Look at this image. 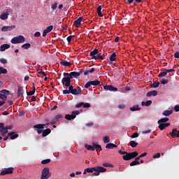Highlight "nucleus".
<instances>
[{
	"mask_svg": "<svg viewBox=\"0 0 179 179\" xmlns=\"http://www.w3.org/2000/svg\"><path fill=\"white\" fill-rule=\"evenodd\" d=\"M73 36H69L66 38L68 43H71L72 41V38H73Z\"/></svg>",
	"mask_w": 179,
	"mask_h": 179,
	"instance_id": "obj_58",
	"label": "nucleus"
},
{
	"mask_svg": "<svg viewBox=\"0 0 179 179\" xmlns=\"http://www.w3.org/2000/svg\"><path fill=\"white\" fill-rule=\"evenodd\" d=\"M138 156V152H129L127 155L123 156V159L124 161H129L131 159H135Z\"/></svg>",
	"mask_w": 179,
	"mask_h": 179,
	"instance_id": "obj_4",
	"label": "nucleus"
},
{
	"mask_svg": "<svg viewBox=\"0 0 179 179\" xmlns=\"http://www.w3.org/2000/svg\"><path fill=\"white\" fill-rule=\"evenodd\" d=\"M83 106L85 108H89L90 107H91V105L90 103H83Z\"/></svg>",
	"mask_w": 179,
	"mask_h": 179,
	"instance_id": "obj_56",
	"label": "nucleus"
},
{
	"mask_svg": "<svg viewBox=\"0 0 179 179\" xmlns=\"http://www.w3.org/2000/svg\"><path fill=\"white\" fill-rule=\"evenodd\" d=\"M45 126V125L44 124H38L36 125H34V129H36V132H38V134L40 135L43 134V131L41 129H43Z\"/></svg>",
	"mask_w": 179,
	"mask_h": 179,
	"instance_id": "obj_7",
	"label": "nucleus"
},
{
	"mask_svg": "<svg viewBox=\"0 0 179 179\" xmlns=\"http://www.w3.org/2000/svg\"><path fill=\"white\" fill-rule=\"evenodd\" d=\"M96 13L99 17H103V15L101 13V6H99L98 8H96Z\"/></svg>",
	"mask_w": 179,
	"mask_h": 179,
	"instance_id": "obj_32",
	"label": "nucleus"
},
{
	"mask_svg": "<svg viewBox=\"0 0 179 179\" xmlns=\"http://www.w3.org/2000/svg\"><path fill=\"white\" fill-rule=\"evenodd\" d=\"M69 87V90H70V94H73V95H79L80 92L78 91L77 89H74L73 86L72 85L68 86Z\"/></svg>",
	"mask_w": 179,
	"mask_h": 179,
	"instance_id": "obj_9",
	"label": "nucleus"
},
{
	"mask_svg": "<svg viewBox=\"0 0 179 179\" xmlns=\"http://www.w3.org/2000/svg\"><path fill=\"white\" fill-rule=\"evenodd\" d=\"M159 85H160V83H159V82L155 83H155H152V86H150V87L156 88V87H158Z\"/></svg>",
	"mask_w": 179,
	"mask_h": 179,
	"instance_id": "obj_47",
	"label": "nucleus"
},
{
	"mask_svg": "<svg viewBox=\"0 0 179 179\" xmlns=\"http://www.w3.org/2000/svg\"><path fill=\"white\" fill-rule=\"evenodd\" d=\"M85 147L87 149V150L92 151V152H94L95 150V148L92 145L86 144L85 145Z\"/></svg>",
	"mask_w": 179,
	"mask_h": 179,
	"instance_id": "obj_29",
	"label": "nucleus"
},
{
	"mask_svg": "<svg viewBox=\"0 0 179 179\" xmlns=\"http://www.w3.org/2000/svg\"><path fill=\"white\" fill-rule=\"evenodd\" d=\"M50 133H51L50 129H46L45 130H43L42 136L47 137V136L50 135Z\"/></svg>",
	"mask_w": 179,
	"mask_h": 179,
	"instance_id": "obj_22",
	"label": "nucleus"
},
{
	"mask_svg": "<svg viewBox=\"0 0 179 179\" xmlns=\"http://www.w3.org/2000/svg\"><path fill=\"white\" fill-rule=\"evenodd\" d=\"M138 137V133H134L133 135L131 136V138H135Z\"/></svg>",
	"mask_w": 179,
	"mask_h": 179,
	"instance_id": "obj_59",
	"label": "nucleus"
},
{
	"mask_svg": "<svg viewBox=\"0 0 179 179\" xmlns=\"http://www.w3.org/2000/svg\"><path fill=\"white\" fill-rule=\"evenodd\" d=\"M25 41V38L23 36H15L11 39L10 43L13 44L23 43Z\"/></svg>",
	"mask_w": 179,
	"mask_h": 179,
	"instance_id": "obj_3",
	"label": "nucleus"
},
{
	"mask_svg": "<svg viewBox=\"0 0 179 179\" xmlns=\"http://www.w3.org/2000/svg\"><path fill=\"white\" fill-rule=\"evenodd\" d=\"M51 176V173L50 172V169L48 167H45L43 169L41 172V179H48Z\"/></svg>",
	"mask_w": 179,
	"mask_h": 179,
	"instance_id": "obj_2",
	"label": "nucleus"
},
{
	"mask_svg": "<svg viewBox=\"0 0 179 179\" xmlns=\"http://www.w3.org/2000/svg\"><path fill=\"white\" fill-rule=\"evenodd\" d=\"M142 106H150L152 105V101L149 100V101H142L141 103Z\"/></svg>",
	"mask_w": 179,
	"mask_h": 179,
	"instance_id": "obj_27",
	"label": "nucleus"
},
{
	"mask_svg": "<svg viewBox=\"0 0 179 179\" xmlns=\"http://www.w3.org/2000/svg\"><path fill=\"white\" fill-rule=\"evenodd\" d=\"M8 15H9L8 13H3L0 15V18L2 20H6V19L8 18Z\"/></svg>",
	"mask_w": 179,
	"mask_h": 179,
	"instance_id": "obj_28",
	"label": "nucleus"
},
{
	"mask_svg": "<svg viewBox=\"0 0 179 179\" xmlns=\"http://www.w3.org/2000/svg\"><path fill=\"white\" fill-rule=\"evenodd\" d=\"M161 157V154L159 152H157L155 155H153V159H159Z\"/></svg>",
	"mask_w": 179,
	"mask_h": 179,
	"instance_id": "obj_50",
	"label": "nucleus"
},
{
	"mask_svg": "<svg viewBox=\"0 0 179 179\" xmlns=\"http://www.w3.org/2000/svg\"><path fill=\"white\" fill-rule=\"evenodd\" d=\"M171 136L172 138H179V130L177 131L176 128H173V129H172V132L171 133Z\"/></svg>",
	"mask_w": 179,
	"mask_h": 179,
	"instance_id": "obj_13",
	"label": "nucleus"
},
{
	"mask_svg": "<svg viewBox=\"0 0 179 179\" xmlns=\"http://www.w3.org/2000/svg\"><path fill=\"white\" fill-rule=\"evenodd\" d=\"M164 71H166L167 73H173V72H176V69H165Z\"/></svg>",
	"mask_w": 179,
	"mask_h": 179,
	"instance_id": "obj_51",
	"label": "nucleus"
},
{
	"mask_svg": "<svg viewBox=\"0 0 179 179\" xmlns=\"http://www.w3.org/2000/svg\"><path fill=\"white\" fill-rule=\"evenodd\" d=\"M0 99L3 100V101H6L7 100V95L0 94Z\"/></svg>",
	"mask_w": 179,
	"mask_h": 179,
	"instance_id": "obj_46",
	"label": "nucleus"
},
{
	"mask_svg": "<svg viewBox=\"0 0 179 179\" xmlns=\"http://www.w3.org/2000/svg\"><path fill=\"white\" fill-rule=\"evenodd\" d=\"M14 169H15L13 167H8V169H5L3 171L1 172L0 176H3L9 174H13Z\"/></svg>",
	"mask_w": 179,
	"mask_h": 179,
	"instance_id": "obj_6",
	"label": "nucleus"
},
{
	"mask_svg": "<svg viewBox=\"0 0 179 179\" xmlns=\"http://www.w3.org/2000/svg\"><path fill=\"white\" fill-rule=\"evenodd\" d=\"M63 76H64L63 79H62V84L64 85L66 87H69L70 86L71 80L73 79V78H78L80 76L79 73L76 71L69 73H64Z\"/></svg>",
	"mask_w": 179,
	"mask_h": 179,
	"instance_id": "obj_1",
	"label": "nucleus"
},
{
	"mask_svg": "<svg viewBox=\"0 0 179 179\" xmlns=\"http://www.w3.org/2000/svg\"><path fill=\"white\" fill-rule=\"evenodd\" d=\"M102 166L105 167H110V168H113L114 166L113 165L109 163H103Z\"/></svg>",
	"mask_w": 179,
	"mask_h": 179,
	"instance_id": "obj_48",
	"label": "nucleus"
},
{
	"mask_svg": "<svg viewBox=\"0 0 179 179\" xmlns=\"http://www.w3.org/2000/svg\"><path fill=\"white\" fill-rule=\"evenodd\" d=\"M85 171H87V173H94V171H95V168L94 167H92V168H87L85 169Z\"/></svg>",
	"mask_w": 179,
	"mask_h": 179,
	"instance_id": "obj_34",
	"label": "nucleus"
},
{
	"mask_svg": "<svg viewBox=\"0 0 179 179\" xmlns=\"http://www.w3.org/2000/svg\"><path fill=\"white\" fill-rule=\"evenodd\" d=\"M8 133V130L5 129L4 127H0V134L1 136H5Z\"/></svg>",
	"mask_w": 179,
	"mask_h": 179,
	"instance_id": "obj_21",
	"label": "nucleus"
},
{
	"mask_svg": "<svg viewBox=\"0 0 179 179\" xmlns=\"http://www.w3.org/2000/svg\"><path fill=\"white\" fill-rule=\"evenodd\" d=\"M139 164H140V162L138 161L134 160L130 163V166H135Z\"/></svg>",
	"mask_w": 179,
	"mask_h": 179,
	"instance_id": "obj_42",
	"label": "nucleus"
},
{
	"mask_svg": "<svg viewBox=\"0 0 179 179\" xmlns=\"http://www.w3.org/2000/svg\"><path fill=\"white\" fill-rule=\"evenodd\" d=\"M0 63L3 64H7V59H0Z\"/></svg>",
	"mask_w": 179,
	"mask_h": 179,
	"instance_id": "obj_53",
	"label": "nucleus"
},
{
	"mask_svg": "<svg viewBox=\"0 0 179 179\" xmlns=\"http://www.w3.org/2000/svg\"><path fill=\"white\" fill-rule=\"evenodd\" d=\"M116 53L113 52L111 54L110 57H109V60L111 62H114L116 59Z\"/></svg>",
	"mask_w": 179,
	"mask_h": 179,
	"instance_id": "obj_33",
	"label": "nucleus"
},
{
	"mask_svg": "<svg viewBox=\"0 0 179 179\" xmlns=\"http://www.w3.org/2000/svg\"><path fill=\"white\" fill-rule=\"evenodd\" d=\"M99 52L98 49H94L93 51L90 52V56L93 59Z\"/></svg>",
	"mask_w": 179,
	"mask_h": 179,
	"instance_id": "obj_26",
	"label": "nucleus"
},
{
	"mask_svg": "<svg viewBox=\"0 0 179 179\" xmlns=\"http://www.w3.org/2000/svg\"><path fill=\"white\" fill-rule=\"evenodd\" d=\"M60 65L70 67L71 66V64L69 62L63 61V62H60Z\"/></svg>",
	"mask_w": 179,
	"mask_h": 179,
	"instance_id": "obj_30",
	"label": "nucleus"
},
{
	"mask_svg": "<svg viewBox=\"0 0 179 179\" xmlns=\"http://www.w3.org/2000/svg\"><path fill=\"white\" fill-rule=\"evenodd\" d=\"M35 92H36V88L34 87L32 89V91H29V92H27V95H28L29 96H32V95H34L35 94Z\"/></svg>",
	"mask_w": 179,
	"mask_h": 179,
	"instance_id": "obj_43",
	"label": "nucleus"
},
{
	"mask_svg": "<svg viewBox=\"0 0 179 179\" xmlns=\"http://www.w3.org/2000/svg\"><path fill=\"white\" fill-rule=\"evenodd\" d=\"M13 125H8L5 127L4 129L8 131V130L13 129Z\"/></svg>",
	"mask_w": 179,
	"mask_h": 179,
	"instance_id": "obj_61",
	"label": "nucleus"
},
{
	"mask_svg": "<svg viewBox=\"0 0 179 179\" xmlns=\"http://www.w3.org/2000/svg\"><path fill=\"white\" fill-rule=\"evenodd\" d=\"M62 117H63L62 115H58L55 116V117H54V119L59 120Z\"/></svg>",
	"mask_w": 179,
	"mask_h": 179,
	"instance_id": "obj_60",
	"label": "nucleus"
},
{
	"mask_svg": "<svg viewBox=\"0 0 179 179\" xmlns=\"http://www.w3.org/2000/svg\"><path fill=\"white\" fill-rule=\"evenodd\" d=\"M159 124V129L163 131L166 127H168L171 125L170 123H161Z\"/></svg>",
	"mask_w": 179,
	"mask_h": 179,
	"instance_id": "obj_16",
	"label": "nucleus"
},
{
	"mask_svg": "<svg viewBox=\"0 0 179 179\" xmlns=\"http://www.w3.org/2000/svg\"><path fill=\"white\" fill-rule=\"evenodd\" d=\"M92 59L99 60L101 59V61L104 60V50H101V52H98V54L93 57Z\"/></svg>",
	"mask_w": 179,
	"mask_h": 179,
	"instance_id": "obj_8",
	"label": "nucleus"
},
{
	"mask_svg": "<svg viewBox=\"0 0 179 179\" xmlns=\"http://www.w3.org/2000/svg\"><path fill=\"white\" fill-rule=\"evenodd\" d=\"M0 93H1L0 94H1V95L8 96V95H9L10 92L8 91V90H1V91H0Z\"/></svg>",
	"mask_w": 179,
	"mask_h": 179,
	"instance_id": "obj_38",
	"label": "nucleus"
},
{
	"mask_svg": "<svg viewBox=\"0 0 179 179\" xmlns=\"http://www.w3.org/2000/svg\"><path fill=\"white\" fill-rule=\"evenodd\" d=\"M169 121L168 117H162L161 120H158V124H164L165 122H167Z\"/></svg>",
	"mask_w": 179,
	"mask_h": 179,
	"instance_id": "obj_31",
	"label": "nucleus"
},
{
	"mask_svg": "<svg viewBox=\"0 0 179 179\" xmlns=\"http://www.w3.org/2000/svg\"><path fill=\"white\" fill-rule=\"evenodd\" d=\"M38 74H42L44 76H47V74H45V73L43 71H42V69H38Z\"/></svg>",
	"mask_w": 179,
	"mask_h": 179,
	"instance_id": "obj_54",
	"label": "nucleus"
},
{
	"mask_svg": "<svg viewBox=\"0 0 179 179\" xmlns=\"http://www.w3.org/2000/svg\"><path fill=\"white\" fill-rule=\"evenodd\" d=\"M167 76V73L164 71L158 75V78H164Z\"/></svg>",
	"mask_w": 179,
	"mask_h": 179,
	"instance_id": "obj_45",
	"label": "nucleus"
},
{
	"mask_svg": "<svg viewBox=\"0 0 179 179\" xmlns=\"http://www.w3.org/2000/svg\"><path fill=\"white\" fill-rule=\"evenodd\" d=\"M8 136L10 137L11 140H15L19 137V135L17 134H15V132L11 131L10 133H8Z\"/></svg>",
	"mask_w": 179,
	"mask_h": 179,
	"instance_id": "obj_15",
	"label": "nucleus"
},
{
	"mask_svg": "<svg viewBox=\"0 0 179 179\" xmlns=\"http://www.w3.org/2000/svg\"><path fill=\"white\" fill-rule=\"evenodd\" d=\"M21 48H22L24 50H28L29 48H31V44L29 43H25L23 44Z\"/></svg>",
	"mask_w": 179,
	"mask_h": 179,
	"instance_id": "obj_37",
	"label": "nucleus"
},
{
	"mask_svg": "<svg viewBox=\"0 0 179 179\" xmlns=\"http://www.w3.org/2000/svg\"><path fill=\"white\" fill-rule=\"evenodd\" d=\"M104 90L106 91H110L113 92H116L117 91V88L115 87L113 85H106L104 86Z\"/></svg>",
	"mask_w": 179,
	"mask_h": 179,
	"instance_id": "obj_11",
	"label": "nucleus"
},
{
	"mask_svg": "<svg viewBox=\"0 0 179 179\" xmlns=\"http://www.w3.org/2000/svg\"><path fill=\"white\" fill-rule=\"evenodd\" d=\"M24 93V90H23L22 87L20 86L17 90V97H22Z\"/></svg>",
	"mask_w": 179,
	"mask_h": 179,
	"instance_id": "obj_18",
	"label": "nucleus"
},
{
	"mask_svg": "<svg viewBox=\"0 0 179 179\" xmlns=\"http://www.w3.org/2000/svg\"><path fill=\"white\" fill-rule=\"evenodd\" d=\"M89 83L96 87V86L100 85L101 81L99 80L96 79L95 80H93V81H89Z\"/></svg>",
	"mask_w": 179,
	"mask_h": 179,
	"instance_id": "obj_23",
	"label": "nucleus"
},
{
	"mask_svg": "<svg viewBox=\"0 0 179 179\" xmlns=\"http://www.w3.org/2000/svg\"><path fill=\"white\" fill-rule=\"evenodd\" d=\"M138 145V143H136V142L134 141H131V142H130V147H131V148H133L137 147Z\"/></svg>",
	"mask_w": 179,
	"mask_h": 179,
	"instance_id": "obj_40",
	"label": "nucleus"
},
{
	"mask_svg": "<svg viewBox=\"0 0 179 179\" xmlns=\"http://www.w3.org/2000/svg\"><path fill=\"white\" fill-rule=\"evenodd\" d=\"M92 146L94 147V149H96V151L101 152L102 150V148L101 145H98L96 143H92Z\"/></svg>",
	"mask_w": 179,
	"mask_h": 179,
	"instance_id": "obj_19",
	"label": "nucleus"
},
{
	"mask_svg": "<svg viewBox=\"0 0 179 179\" xmlns=\"http://www.w3.org/2000/svg\"><path fill=\"white\" fill-rule=\"evenodd\" d=\"M173 113V110H164V112H163L162 115L163 116H169L170 115H171Z\"/></svg>",
	"mask_w": 179,
	"mask_h": 179,
	"instance_id": "obj_36",
	"label": "nucleus"
},
{
	"mask_svg": "<svg viewBox=\"0 0 179 179\" xmlns=\"http://www.w3.org/2000/svg\"><path fill=\"white\" fill-rule=\"evenodd\" d=\"M50 162H51L50 159H46L42 160L41 164H48L50 163Z\"/></svg>",
	"mask_w": 179,
	"mask_h": 179,
	"instance_id": "obj_44",
	"label": "nucleus"
},
{
	"mask_svg": "<svg viewBox=\"0 0 179 179\" xmlns=\"http://www.w3.org/2000/svg\"><path fill=\"white\" fill-rule=\"evenodd\" d=\"M80 114L79 110H73L71 112V115L66 114L64 116L65 120H74L76 117V115H78Z\"/></svg>",
	"mask_w": 179,
	"mask_h": 179,
	"instance_id": "obj_5",
	"label": "nucleus"
},
{
	"mask_svg": "<svg viewBox=\"0 0 179 179\" xmlns=\"http://www.w3.org/2000/svg\"><path fill=\"white\" fill-rule=\"evenodd\" d=\"M117 108L120 110H123L124 108H125V104H120L117 106Z\"/></svg>",
	"mask_w": 179,
	"mask_h": 179,
	"instance_id": "obj_57",
	"label": "nucleus"
},
{
	"mask_svg": "<svg viewBox=\"0 0 179 179\" xmlns=\"http://www.w3.org/2000/svg\"><path fill=\"white\" fill-rule=\"evenodd\" d=\"M83 19V17H79V18H78V20L74 21L73 25L76 26V28H78L81 25Z\"/></svg>",
	"mask_w": 179,
	"mask_h": 179,
	"instance_id": "obj_12",
	"label": "nucleus"
},
{
	"mask_svg": "<svg viewBox=\"0 0 179 179\" xmlns=\"http://www.w3.org/2000/svg\"><path fill=\"white\" fill-rule=\"evenodd\" d=\"M175 58L179 59V52L177 51L174 53Z\"/></svg>",
	"mask_w": 179,
	"mask_h": 179,
	"instance_id": "obj_64",
	"label": "nucleus"
},
{
	"mask_svg": "<svg viewBox=\"0 0 179 179\" xmlns=\"http://www.w3.org/2000/svg\"><path fill=\"white\" fill-rule=\"evenodd\" d=\"M8 73L6 69H3V67L0 66V75L1 74H6Z\"/></svg>",
	"mask_w": 179,
	"mask_h": 179,
	"instance_id": "obj_41",
	"label": "nucleus"
},
{
	"mask_svg": "<svg viewBox=\"0 0 179 179\" xmlns=\"http://www.w3.org/2000/svg\"><path fill=\"white\" fill-rule=\"evenodd\" d=\"M118 153H119V155H126L129 154V152H127L126 151H121V150H119Z\"/></svg>",
	"mask_w": 179,
	"mask_h": 179,
	"instance_id": "obj_52",
	"label": "nucleus"
},
{
	"mask_svg": "<svg viewBox=\"0 0 179 179\" xmlns=\"http://www.w3.org/2000/svg\"><path fill=\"white\" fill-rule=\"evenodd\" d=\"M174 110H175V112H176V113L179 112V105H176V106H174Z\"/></svg>",
	"mask_w": 179,
	"mask_h": 179,
	"instance_id": "obj_62",
	"label": "nucleus"
},
{
	"mask_svg": "<svg viewBox=\"0 0 179 179\" xmlns=\"http://www.w3.org/2000/svg\"><path fill=\"white\" fill-rule=\"evenodd\" d=\"M110 141V137L108 136H106L103 138V142H104L105 144L109 143Z\"/></svg>",
	"mask_w": 179,
	"mask_h": 179,
	"instance_id": "obj_35",
	"label": "nucleus"
},
{
	"mask_svg": "<svg viewBox=\"0 0 179 179\" xmlns=\"http://www.w3.org/2000/svg\"><path fill=\"white\" fill-rule=\"evenodd\" d=\"M141 110V108L139 107V105L134 106L133 107L130 108V110L131 112L139 111Z\"/></svg>",
	"mask_w": 179,
	"mask_h": 179,
	"instance_id": "obj_25",
	"label": "nucleus"
},
{
	"mask_svg": "<svg viewBox=\"0 0 179 179\" xmlns=\"http://www.w3.org/2000/svg\"><path fill=\"white\" fill-rule=\"evenodd\" d=\"M95 172L99 173H105L107 171V169L102 166H94Z\"/></svg>",
	"mask_w": 179,
	"mask_h": 179,
	"instance_id": "obj_14",
	"label": "nucleus"
},
{
	"mask_svg": "<svg viewBox=\"0 0 179 179\" xmlns=\"http://www.w3.org/2000/svg\"><path fill=\"white\" fill-rule=\"evenodd\" d=\"M92 85H91V83H90V82H88V83H87L85 84V87L86 89H89V87H91Z\"/></svg>",
	"mask_w": 179,
	"mask_h": 179,
	"instance_id": "obj_63",
	"label": "nucleus"
},
{
	"mask_svg": "<svg viewBox=\"0 0 179 179\" xmlns=\"http://www.w3.org/2000/svg\"><path fill=\"white\" fill-rule=\"evenodd\" d=\"M157 94H158L157 91L153 90V91H150V92H147L146 96H147V97H150V96H157Z\"/></svg>",
	"mask_w": 179,
	"mask_h": 179,
	"instance_id": "obj_17",
	"label": "nucleus"
},
{
	"mask_svg": "<svg viewBox=\"0 0 179 179\" xmlns=\"http://www.w3.org/2000/svg\"><path fill=\"white\" fill-rule=\"evenodd\" d=\"M10 45L9 44H3L0 47V51L3 52L6 51L7 49L10 48Z\"/></svg>",
	"mask_w": 179,
	"mask_h": 179,
	"instance_id": "obj_20",
	"label": "nucleus"
},
{
	"mask_svg": "<svg viewBox=\"0 0 179 179\" xmlns=\"http://www.w3.org/2000/svg\"><path fill=\"white\" fill-rule=\"evenodd\" d=\"M15 25H11V26H4L1 28V31L6 32V31H11L13 29H15Z\"/></svg>",
	"mask_w": 179,
	"mask_h": 179,
	"instance_id": "obj_10",
	"label": "nucleus"
},
{
	"mask_svg": "<svg viewBox=\"0 0 179 179\" xmlns=\"http://www.w3.org/2000/svg\"><path fill=\"white\" fill-rule=\"evenodd\" d=\"M115 148H117V145L112 143H109L106 145V149H114Z\"/></svg>",
	"mask_w": 179,
	"mask_h": 179,
	"instance_id": "obj_24",
	"label": "nucleus"
},
{
	"mask_svg": "<svg viewBox=\"0 0 179 179\" xmlns=\"http://www.w3.org/2000/svg\"><path fill=\"white\" fill-rule=\"evenodd\" d=\"M52 30H53V25H50V26L46 27V29H45V30H44V31L50 33V31H52Z\"/></svg>",
	"mask_w": 179,
	"mask_h": 179,
	"instance_id": "obj_39",
	"label": "nucleus"
},
{
	"mask_svg": "<svg viewBox=\"0 0 179 179\" xmlns=\"http://www.w3.org/2000/svg\"><path fill=\"white\" fill-rule=\"evenodd\" d=\"M161 83L163 85H167L169 83V81H168V80L162 79V81H161Z\"/></svg>",
	"mask_w": 179,
	"mask_h": 179,
	"instance_id": "obj_55",
	"label": "nucleus"
},
{
	"mask_svg": "<svg viewBox=\"0 0 179 179\" xmlns=\"http://www.w3.org/2000/svg\"><path fill=\"white\" fill-rule=\"evenodd\" d=\"M58 121H59V120L57 119H55V118H52V120L50 122V124H52V125L56 124Z\"/></svg>",
	"mask_w": 179,
	"mask_h": 179,
	"instance_id": "obj_49",
	"label": "nucleus"
}]
</instances>
